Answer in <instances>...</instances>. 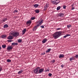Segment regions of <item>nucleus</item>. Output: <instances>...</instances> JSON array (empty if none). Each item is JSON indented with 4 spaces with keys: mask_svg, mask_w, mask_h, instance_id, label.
Returning <instances> with one entry per match:
<instances>
[{
    "mask_svg": "<svg viewBox=\"0 0 78 78\" xmlns=\"http://www.w3.org/2000/svg\"><path fill=\"white\" fill-rule=\"evenodd\" d=\"M61 34H62V31L56 32L53 34V37L55 39H56L59 37L61 36Z\"/></svg>",
    "mask_w": 78,
    "mask_h": 78,
    "instance_id": "f257e3e1",
    "label": "nucleus"
},
{
    "mask_svg": "<svg viewBox=\"0 0 78 78\" xmlns=\"http://www.w3.org/2000/svg\"><path fill=\"white\" fill-rule=\"evenodd\" d=\"M41 68L39 67H37L35 69H34V72L35 74H37L38 72H39V69H40Z\"/></svg>",
    "mask_w": 78,
    "mask_h": 78,
    "instance_id": "f03ea898",
    "label": "nucleus"
},
{
    "mask_svg": "<svg viewBox=\"0 0 78 78\" xmlns=\"http://www.w3.org/2000/svg\"><path fill=\"white\" fill-rule=\"evenodd\" d=\"M12 35L13 37H17L19 35V33L18 32H15V33H12L11 34Z\"/></svg>",
    "mask_w": 78,
    "mask_h": 78,
    "instance_id": "7ed1b4c3",
    "label": "nucleus"
},
{
    "mask_svg": "<svg viewBox=\"0 0 78 78\" xmlns=\"http://www.w3.org/2000/svg\"><path fill=\"white\" fill-rule=\"evenodd\" d=\"M64 14L62 13H59L58 14L57 16L58 17H64Z\"/></svg>",
    "mask_w": 78,
    "mask_h": 78,
    "instance_id": "20e7f679",
    "label": "nucleus"
},
{
    "mask_svg": "<svg viewBox=\"0 0 78 78\" xmlns=\"http://www.w3.org/2000/svg\"><path fill=\"white\" fill-rule=\"evenodd\" d=\"M44 71V69L42 68L38 70V73H42Z\"/></svg>",
    "mask_w": 78,
    "mask_h": 78,
    "instance_id": "39448f33",
    "label": "nucleus"
},
{
    "mask_svg": "<svg viewBox=\"0 0 78 78\" xmlns=\"http://www.w3.org/2000/svg\"><path fill=\"white\" fill-rule=\"evenodd\" d=\"M48 7V4H46L45 6L44 7V11H46Z\"/></svg>",
    "mask_w": 78,
    "mask_h": 78,
    "instance_id": "423d86ee",
    "label": "nucleus"
},
{
    "mask_svg": "<svg viewBox=\"0 0 78 78\" xmlns=\"http://www.w3.org/2000/svg\"><path fill=\"white\" fill-rule=\"evenodd\" d=\"M12 48H13L12 46H9L7 47V50H12Z\"/></svg>",
    "mask_w": 78,
    "mask_h": 78,
    "instance_id": "0eeeda50",
    "label": "nucleus"
},
{
    "mask_svg": "<svg viewBox=\"0 0 78 78\" xmlns=\"http://www.w3.org/2000/svg\"><path fill=\"white\" fill-rule=\"evenodd\" d=\"M47 41V39L46 38H44L42 41V43H43V44H45V42H46Z\"/></svg>",
    "mask_w": 78,
    "mask_h": 78,
    "instance_id": "6e6552de",
    "label": "nucleus"
},
{
    "mask_svg": "<svg viewBox=\"0 0 78 78\" xmlns=\"http://www.w3.org/2000/svg\"><path fill=\"white\" fill-rule=\"evenodd\" d=\"M43 21H44V20H42L38 24H37V26H39V27L40 25H41L42 24V23H43Z\"/></svg>",
    "mask_w": 78,
    "mask_h": 78,
    "instance_id": "1a4fd4ad",
    "label": "nucleus"
},
{
    "mask_svg": "<svg viewBox=\"0 0 78 78\" xmlns=\"http://www.w3.org/2000/svg\"><path fill=\"white\" fill-rule=\"evenodd\" d=\"M58 2H56L55 1V2H52V4H54L55 5H58V3H59V2H60V1L58 0Z\"/></svg>",
    "mask_w": 78,
    "mask_h": 78,
    "instance_id": "9d476101",
    "label": "nucleus"
},
{
    "mask_svg": "<svg viewBox=\"0 0 78 78\" xmlns=\"http://www.w3.org/2000/svg\"><path fill=\"white\" fill-rule=\"evenodd\" d=\"M7 39H9L10 40H11L12 39H13V38L12 37V36H9L7 38Z\"/></svg>",
    "mask_w": 78,
    "mask_h": 78,
    "instance_id": "9b49d317",
    "label": "nucleus"
},
{
    "mask_svg": "<svg viewBox=\"0 0 78 78\" xmlns=\"http://www.w3.org/2000/svg\"><path fill=\"white\" fill-rule=\"evenodd\" d=\"M75 58L74 57H73L69 58V61H72V60H75Z\"/></svg>",
    "mask_w": 78,
    "mask_h": 78,
    "instance_id": "f8f14e48",
    "label": "nucleus"
},
{
    "mask_svg": "<svg viewBox=\"0 0 78 78\" xmlns=\"http://www.w3.org/2000/svg\"><path fill=\"white\" fill-rule=\"evenodd\" d=\"M63 57H64V55L63 54H60L59 56V58H63Z\"/></svg>",
    "mask_w": 78,
    "mask_h": 78,
    "instance_id": "ddd939ff",
    "label": "nucleus"
},
{
    "mask_svg": "<svg viewBox=\"0 0 78 78\" xmlns=\"http://www.w3.org/2000/svg\"><path fill=\"white\" fill-rule=\"evenodd\" d=\"M26 31V29H24L22 31V34H24Z\"/></svg>",
    "mask_w": 78,
    "mask_h": 78,
    "instance_id": "4468645a",
    "label": "nucleus"
},
{
    "mask_svg": "<svg viewBox=\"0 0 78 78\" xmlns=\"http://www.w3.org/2000/svg\"><path fill=\"white\" fill-rule=\"evenodd\" d=\"M31 20H29L27 22L26 24H31Z\"/></svg>",
    "mask_w": 78,
    "mask_h": 78,
    "instance_id": "2eb2a0df",
    "label": "nucleus"
},
{
    "mask_svg": "<svg viewBox=\"0 0 78 78\" xmlns=\"http://www.w3.org/2000/svg\"><path fill=\"white\" fill-rule=\"evenodd\" d=\"M39 27V26H37V25L36 26H35L34 29V31H36L37 29V27Z\"/></svg>",
    "mask_w": 78,
    "mask_h": 78,
    "instance_id": "dca6fc26",
    "label": "nucleus"
},
{
    "mask_svg": "<svg viewBox=\"0 0 78 78\" xmlns=\"http://www.w3.org/2000/svg\"><path fill=\"white\" fill-rule=\"evenodd\" d=\"M8 25L6 24H5V25H4V27H3V28H8Z\"/></svg>",
    "mask_w": 78,
    "mask_h": 78,
    "instance_id": "f3484780",
    "label": "nucleus"
},
{
    "mask_svg": "<svg viewBox=\"0 0 78 78\" xmlns=\"http://www.w3.org/2000/svg\"><path fill=\"white\" fill-rule=\"evenodd\" d=\"M12 45H17L18 43H13L12 44Z\"/></svg>",
    "mask_w": 78,
    "mask_h": 78,
    "instance_id": "a211bd4d",
    "label": "nucleus"
},
{
    "mask_svg": "<svg viewBox=\"0 0 78 78\" xmlns=\"http://www.w3.org/2000/svg\"><path fill=\"white\" fill-rule=\"evenodd\" d=\"M34 6L35 8H37L39 6V4H35L34 5Z\"/></svg>",
    "mask_w": 78,
    "mask_h": 78,
    "instance_id": "6ab92c4d",
    "label": "nucleus"
},
{
    "mask_svg": "<svg viewBox=\"0 0 78 78\" xmlns=\"http://www.w3.org/2000/svg\"><path fill=\"white\" fill-rule=\"evenodd\" d=\"M50 51H51V48H49L46 51V53H48V52H50Z\"/></svg>",
    "mask_w": 78,
    "mask_h": 78,
    "instance_id": "aec40b11",
    "label": "nucleus"
},
{
    "mask_svg": "<svg viewBox=\"0 0 78 78\" xmlns=\"http://www.w3.org/2000/svg\"><path fill=\"white\" fill-rule=\"evenodd\" d=\"M70 36V34H68L64 36V38H66V37H67V36Z\"/></svg>",
    "mask_w": 78,
    "mask_h": 78,
    "instance_id": "412c9836",
    "label": "nucleus"
},
{
    "mask_svg": "<svg viewBox=\"0 0 78 78\" xmlns=\"http://www.w3.org/2000/svg\"><path fill=\"white\" fill-rule=\"evenodd\" d=\"M2 38H5V37H6V35H4L2 36Z\"/></svg>",
    "mask_w": 78,
    "mask_h": 78,
    "instance_id": "4be33fe9",
    "label": "nucleus"
},
{
    "mask_svg": "<svg viewBox=\"0 0 78 78\" xmlns=\"http://www.w3.org/2000/svg\"><path fill=\"white\" fill-rule=\"evenodd\" d=\"M23 72V70H21L18 72V74H20V73H22Z\"/></svg>",
    "mask_w": 78,
    "mask_h": 78,
    "instance_id": "5701e85b",
    "label": "nucleus"
},
{
    "mask_svg": "<svg viewBox=\"0 0 78 78\" xmlns=\"http://www.w3.org/2000/svg\"><path fill=\"white\" fill-rule=\"evenodd\" d=\"M35 11L36 12V13H39V9H36Z\"/></svg>",
    "mask_w": 78,
    "mask_h": 78,
    "instance_id": "b1692460",
    "label": "nucleus"
},
{
    "mask_svg": "<svg viewBox=\"0 0 78 78\" xmlns=\"http://www.w3.org/2000/svg\"><path fill=\"white\" fill-rule=\"evenodd\" d=\"M60 9H61V6H59L58 7H57V11H59V10Z\"/></svg>",
    "mask_w": 78,
    "mask_h": 78,
    "instance_id": "393cba45",
    "label": "nucleus"
},
{
    "mask_svg": "<svg viewBox=\"0 0 78 78\" xmlns=\"http://www.w3.org/2000/svg\"><path fill=\"white\" fill-rule=\"evenodd\" d=\"M2 47L3 48H5L6 47V45H2Z\"/></svg>",
    "mask_w": 78,
    "mask_h": 78,
    "instance_id": "a878e982",
    "label": "nucleus"
},
{
    "mask_svg": "<svg viewBox=\"0 0 78 78\" xmlns=\"http://www.w3.org/2000/svg\"><path fill=\"white\" fill-rule=\"evenodd\" d=\"M7 61L8 62H11V60L10 59H8L7 60Z\"/></svg>",
    "mask_w": 78,
    "mask_h": 78,
    "instance_id": "bb28decb",
    "label": "nucleus"
},
{
    "mask_svg": "<svg viewBox=\"0 0 78 78\" xmlns=\"http://www.w3.org/2000/svg\"><path fill=\"white\" fill-rule=\"evenodd\" d=\"M67 27L68 28H69L70 27H72V25H67Z\"/></svg>",
    "mask_w": 78,
    "mask_h": 78,
    "instance_id": "cd10ccee",
    "label": "nucleus"
},
{
    "mask_svg": "<svg viewBox=\"0 0 78 78\" xmlns=\"http://www.w3.org/2000/svg\"><path fill=\"white\" fill-rule=\"evenodd\" d=\"M18 12V11L17 10H15L13 12L14 13H15V12Z\"/></svg>",
    "mask_w": 78,
    "mask_h": 78,
    "instance_id": "c85d7f7f",
    "label": "nucleus"
},
{
    "mask_svg": "<svg viewBox=\"0 0 78 78\" xmlns=\"http://www.w3.org/2000/svg\"><path fill=\"white\" fill-rule=\"evenodd\" d=\"M31 20H34V19H35V17L34 16L33 17H31Z\"/></svg>",
    "mask_w": 78,
    "mask_h": 78,
    "instance_id": "c756f323",
    "label": "nucleus"
},
{
    "mask_svg": "<svg viewBox=\"0 0 78 78\" xmlns=\"http://www.w3.org/2000/svg\"><path fill=\"white\" fill-rule=\"evenodd\" d=\"M18 42H22V40L19 39L18 40Z\"/></svg>",
    "mask_w": 78,
    "mask_h": 78,
    "instance_id": "7c9ffc66",
    "label": "nucleus"
},
{
    "mask_svg": "<svg viewBox=\"0 0 78 78\" xmlns=\"http://www.w3.org/2000/svg\"><path fill=\"white\" fill-rule=\"evenodd\" d=\"M48 76H51L52 75V74H51V73H49L48 74Z\"/></svg>",
    "mask_w": 78,
    "mask_h": 78,
    "instance_id": "2f4dec72",
    "label": "nucleus"
},
{
    "mask_svg": "<svg viewBox=\"0 0 78 78\" xmlns=\"http://www.w3.org/2000/svg\"><path fill=\"white\" fill-rule=\"evenodd\" d=\"M40 27L41 28H44V26L42 25L40 26Z\"/></svg>",
    "mask_w": 78,
    "mask_h": 78,
    "instance_id": "473e14b6",
    "label": "nucleus"
},
{
    "mask_svg": "<svg viewBox=\"0 0 78 78\" xmlns=\"http://www.w3.org/2000/svg\"><path fill=\"white\" fill-rule=\"evenodd\" d=\"M66 6L64 5L63 6V8L64 9H66Z\"/></svg>",
    "mask_w": 78,
    "mask_h": 78,
    "instance_id": "72a5a7b5",
    "label": "nucleus"
},
{
    "mask_svg": "<svg viewBox=\"0 0 78 78\" xmlns=\"http://www.w3.org/2000/svg\"><path fill=\"white\" fill-rule=\"evenodd\" d=\"M55 0H51V2H52V3H53L54 2H55Z\"/></svg>",
    "mask_w": 78,
    "mask_h": 78,
    "instance_id": "f704fd0d",
    "label": "nucleus"
},
{
    "mask_svg": "<svg viewBox=\"0 0 78 78\" xmlns=\"http://www.w3.org/2000/svg\"><path fill=\"white\" fill-rule=\"evenodd\" d=\"M7 20V18H6L5 19H4L3 20L4 22H5V21Z\"/></svg>",
    "mask_w": 78,
    "mask_h": 78,
    "instance_id": "c9c22d12",
    "label": "nucleus"
},
{
    "mask_svg": "<svg viewBox=\"0 0 78 78\" xmlns=\"http://www.w3.org/2000/svg\"><path fill=\"white\" fill-rule=\"evenodd\" d=\"M61 30V28H57V30Z\"/></svg>",
    "mask_w": 78,
    "mask_h": 78,
    "instance_id": "e433bc0d",
    "label": "nucleus"
},
{
    "mask_svg": "<svg viewBox=\"0 0 78 78\" xmlns=\"http://www.w3.org/2000/svg\"><path fill=\"white\" fill-rule=\"evenodd\" d=\"M2 68H0V72L2 70Z\"/></svg>",
    "mask_w": 78,
    "mask_h": 78,
    "instance_id": "4c0bfd02",
    "label": "nucleus"
},
{
    "mask_svg": "<svg viewBox=\"0 0 78 78\" xmlns=\"http://www.w3.org/2000/svg\"><path fill=\"white\" fill-rule=\"evenodd\" d=\"M50 70L49 69H48L46 70V72H49V71Z\"/></svg>",
    "mask_w": 78,
    "mask_h": 78,
    "instance_id": "58836bf2",
    "label": "nucleus"
},
{
    "mask_svg": "<svg viewBox=\"0 0 78 78\" xmlns=\"http://www.w3.org/2000/svg\"><path fill=\"white\" fill-rule=\"evenodd\" d=\"M75 57H76V58H78V55H76L75 56Z\"/></svg>",
    "mask_w": 78,
    "mask_h": 78,
    "instance_id": "ea45409f",
    "label": "nucleus"
},
{
    "mask_svg": "<svg viewBox=\"0 0 78 78\" xmlns=\"http://www.w3.org/2000/svg\"><path fill=\"white\" fill-rule=\"evenodd\" d=\"M52 62L54 63L55 62V60H53L52 61Z\"/></svg>",
    "mask_w": 78,
    "mask_h": 78,
    "instance_id": "a19ab883",
    "label": "nucleus"
},
{
    "mask_svg": "<svg viewBox=\"0 0 78 78\" xmlns=\"http://www.w3.org/2000/svg\"><path fill=\"white\" fill-rule=\"evenodd\" d=\"M56 0V3H58V0Z\"/></svg>",
    "mask_w": 78,
    "mask_h": 78,
    "instance_id": "79ce46f5",
    "label": "nucleus"
},
{
    "mask_svg": "<svg viewBox=\"0 0 78 78\" xmlns=\"http://www.w3.org/2000/svg\"><path fill=\"white\" fill-rule=\"evenodd\" d=\"M8 41H9V42H12V40H8Z\"/></svg>",
    "mask_w": 78,
    "mask_h": 78,
    "instance_id": "37998d69",
    "label": "nucleus"
},
{
    "mask_svg": "<svg viewBox=\"0 0 78 78\" xmlns=\"http://www.w3.org/2000/svg\"><path fill=\"white\" fill-rule=\"evenodd\" d=\"M63 66H64V65H61V66L62 67H63Z\"/></svg>",
    "mask_w": 78,
    "mask_h": 78,
    "instance_id": "c03bdc74",
    "label": "nucleus"
},
{
    "mask_svg": "<svg viewBox=\"0 0 78 78\" xmlns=\"http://www.w3.org/2000/svg\"><path fill=\"white\" fill-rule=\"evenodd\" d=\"M75 9V8H74V7H73L72 8V9L73 10V9Z\"/></svg>",
    "mask_w": 78,
    "mask_h": 78,
    "instance_id": "a18cd8bd",
    "label": "nucleus"
},
{
    "mask_svg": "<svg viewBox=\"0 0 78 78\" xmlns=\"http://www.w3.org/2000/svg\"><path fill=\"white\" fill-rule=\"evenodd\" d=\"M2 48V47H1V46H0V50H1Z\"/></svg>",
    "mask_w": 78,
    "mask_h": 78,
    "instance_id": "49530a36",
    "label": "nucleus"
},
{
    "mask_svg": "<svg viewBox=\"0 0 78 78\" xmlns=\"http://www.w3.org/2000/svg\"><path fill=\"white\" fill-rule=\"evenodd\" d=\"M45 53H42V54H43V55H45Z\"/></svg>",
    "mask_w": 78,
    "mask_h": 78,
    "instance_id": "de8ad7c7",
    "label": "nucleus"
},
{
    "mask_svg": "<svg viewBox=\"0 0 78 78\" xmlns=\"http://www.w3.org/2000/svg\"><path fill=\"white\" fill-rule=\"evenodd\" d=\"M0 24H1V23H0Z\"/></svg>",
    "mask_w": 78,
    "mask_h": 78,
    "instance_id": "09e8293b",
    "label": "nucleus"
}]
</instances>
